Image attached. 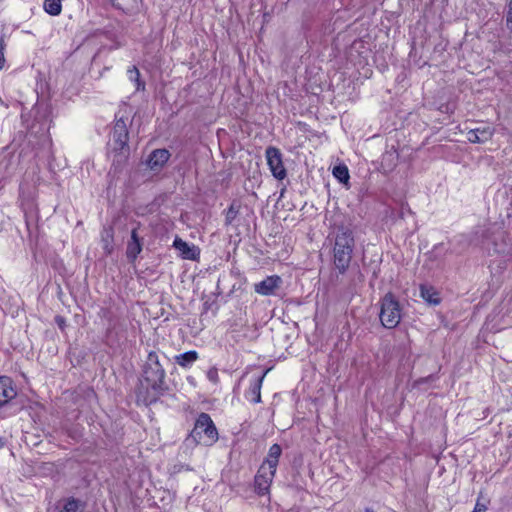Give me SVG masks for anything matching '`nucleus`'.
<instances>
[{"mask_svg": "<svg viewBox=\"0 0 512 512\" xmlns=\"http://www.w3.org/2000/svg\"><path fill=\"white\" fill-rule=\"evenodd\" d=\"M169 157L170 153L167 149H156L150 154L147 164L151 170H159L166 164Z\"/></svg>", "mask_w": 512, "mask_h": 512, "instance_id": "13", "label": "nucleus"}, {"mask_svg": "<svg viewBox=\"0 0 512 512\" xmlns=\"http://www.w3.org/2000/svg\"><path fill=\"white\" fill-rule=\"evenodd\" d=\"M143 239L138 234V229L131 231L130 240L127 242L126 257L129 262H134L142 251Z\"/></svg>", "mask_w": 512, "mask_h": 512, "instance_id": "8", "label": "nucleus"}, {"mask_svg": "<svg viewBox=\"0 0 512 512\" xmlns=\"http://www.w3.org/2000/svg\"><path fill=\"white\" fill-rule=\"evenodd\" d=\"M173 246L180 252L184 259L195 260L199 256V249L195 245H189L181 238L176 237Z\"/></svg>", "mask_w": 512, "mask_h": 512, "instance_id": "14", "label": "nucleus"}, {"mask_svg": "<svg viewBox=\"0 0 512 512\" xmlns=\"http://www.w3.org/2000/svg\"><path fill=\"white\" fill-rule=\"evenodd\" d=\"M84 503L79 499H75L73 497L64 499L49 512H83Z\"/></svg>", "mask_w": 512, "mask_h": 512, "instance_id": "12", "label": "nucleus"}, {"mask_svg": "<svg viewBox=\"0 0 512 512\" xmlns=\"http://www.w3.org/2000/svg\"><path fill=\"white\" fill-rule=\"evenodd\" d=\"M365 512H374V511L372 509H370V508H366Z\"/></svg>", "mask_w": 512, "mask_h": 512, "instance_id": "30", "label": "nucleus"}, {"mask_svg": "<svg viewBox=\"0 0 512 512\" xmlns=\"http://www.w3.org/2000/svg\"><path fill=\"white\" fill-rule=\"evenodd\" d=\"M506 26L508 30L512 31V0H510L509 9L506 15Z\"/></svg>", "mask_w": 512, "mask_h": 512, "instance_id": "25", "label": "nucleus"}, {"mask_svg": "<svg viewBox=\"0 0 512 512\" xmlns=\"http://www.w3.org/2000/svg\"><path fill=\"white\" fill-rule=\"evenodd\" d=\"M102 248L106 255L112 254L114 250V229L112 226H105L101 231Z\"/></svg>", "mask_w": 512, "mask_h": 512, "instance_id": "16", "label": "nucleus"}, {"mask_svg": "<svg viewBox=\"0 0 512 512\" xmlns=\"http://www.w3.org/2000/svg\"><path fill=\"white\" fill-rule=\"evenodd\" d=\"M129 132L125 120L117 119L114 123L111 139L108 143L109 149L114 153L113 163L121 164L129 155Z\"/></svg>", "mask_w": 512, "mask_h": 512, "instance_id": "3", "label": "nucleus"}, {"mask_svg": "<svg viewBox=\"0 0 512 512\" xmlns=\"http://www.w3.org/2000/svg\"><path fill=\"white\" fill-rule=\"evenodd\" d=\"M3 444H4V443H3V439L0 437V447H2V446H3Z\"/></svg>", "mask_w": 512, "mask_h": 512, "instance_id": "31", "label": "nucleus"}, {"mask_svg": "<svg viewBox=\"0 0 512 512\" xmlns=\"http://www.w3.org/2000/svg\"><path fill=\"white\" fill-rule=\"evenodd\" d=\"M239 211L240 204L235 201L232 202L229 208L225 211V225H231L238 216Z\"/></svg>", "mask_w": 512, "mask_h": 512, "instance_id": "22", "label": "nucleus"}, {"mask_svg": "<svg viewBox=\"0 0 512 512\" xmlns=\"http://www.w3.org/2000/svg\"><path fill=\"white\" fill-rule=\"evenodd\" d=\"M355 247V239L352 231L341 227L338 229L333 248L334 265L340 274L348 269Z\"/></svg>", "mask_w": 512, "mask_h": 512, "instance_id": "2", "label": "nucleus"}, {"mask_svg": "<svg viewBox=\"0 0 512 512\" xmlns=\"http://www.w3.org/2000/svg\"><path fill=\"white\" fill-rule=\"evenodd\" d=\"M4 65H5L4 52L0 51V70L4 67Z\"/></svg>", "mask_w": 512, "mask_h": 512, "instance_id": "29", "label": "nucleus"}, {"mask_svg": "<svg viewBox=\"0 0 512 512\" xmlns=\"http://www.w3.org/2000/svg\"><path fill=\"white\" fill-rule=\"evenodd\" d=\"M218 440V431L209 414L202 412L196 419L195 425L186 441L195 444L212 445Z\"/></svg>", "mask_w": 512, "mask_h": 512, "instance_id": "4", "label": "nucleus"}, {"mask_svg": "<svg viewBox=\"0 0 512 512\" xmlns=\"http://www.w3.org/2000/svg\"><path fill=\"white\" fill-rule=\"evenodd\" d=\"M281 283L282 279L278 275L268 276L261 282L255 284L254 290L260 295H272L274 294L275 290L279 288Z\"/></svg>", "mask_w": 512, "mask_h": 512, "instance_id": "9", "label": "nucleus"}, {"mask_svg": "<svg viewBox=\"0 0 512 512\" xmlns=\"http://www.w3.org/2000/svg\"><path fill=\"white\" fill-rule=\"evenodd\" d=\"M55 323L59 327L61 331H64L66 328V319L63 316L57 315L55 316Z\"/></svg>", "mask_w": 512, "mask_h": 512, "instance_id": "26", "label": "nucleus"}, {"mask_svg": "<svg viewBox=\"0 0 512 512\" xmlns=\"http://www.w3.org/2000/svg\"><path fill=\"white\" fill-rule=\"evenodd\" d=\"M143 380L138 391V399L151 405L168 391L165 382L166 372L156 352H149L142 370Z\"/></svg>", "mask_w": 512, "mask_h": 512, "instance_id": "1", "label": "nucleus"}, {"mask_svg": "<svg viewBox=\"0 0 512 512\" xmlns=\"http://www.w3.org/2000/svg\"><path fill=\"white\" fill-rule=\"evenodd\" d=\"M206 376L210 382H212L213 384H218L219 375H218V369L216 367H211L207 371Z\"/></svg>", "mask_w": 512, "mask_h": 512, "instance_id": "24", "label": "nucleus"}, {"mask_svg": "<svg viewBox=\"0 0 512 512\" xmlns=\"http://www.w3.org/2000/svg\"><path fill=\"white\" fill-rule=\"evenodd\" d=\"M333 175L339 182L346 184L349 181V170L346 165L340 164L333 168Z\"/></svg>", "mask_w": 512, "mask_h": 512, "instance_id": "21", "label": "nucleus"}, {"mask_svg": "<svg viewBox=\"0 0 512 512\" xmlns=\"http://www.w3.org/2000/svg\"><path fill=\"white\" fill-rule=\"evenodd\" d=\"M198 353L194 350L187 351L185 353L176 355L174 357L175 362L182 368H190L192 364L198 359Z\"/></svg>", "mask_w": 512, "mask_h": 512, "instance_id": "18", "label": "nucleus"}, {"mask_svg": "<svg viewBox=\"0 0 512 512\" xmlns=\"http://www.w3.org/2000/svg\"><path fill=\"white\" fill-rule=\"evenodd\" d=\"M473 510H476L478 512H486L487 511V505L484 503H481L479 499L476 501L475 507Z\"/></svg>", "mask_w": 512, "mask_h": 512, "instance_id": "27", "label": "nucleus"}, {"mask_svg": "<svg viewBox=\"0 0 512 512\" xmlns=\"http://www.w3.org/2000/svg\"><path fill=\"white\" fill-rule=\"evenodd\" d=\"M43 8L49 15L58 16L62 12L61 0H45Z\"/></svg>", "mask_w": 512, "mask_h": 512, "instance_id": "19", "label": "nucleus"}, {"mask_svg": "<svg viewBox=\"0 0 512 512\" xmlns=\"http://www.w3.org/2000/svg\"><path fill=\"white\" fill-rule=\"evenodd\" d=\"M494 135V128L491 126H482L471 129L467 132V139L471 143H485Z\"/></svg>", "mask_w": 512, "mask_h": 512, "instance_id": "10", "label": "nucleus"}, {"mask_svg": "<svg viewBox=\"0 0 512 512\" xmlns=\"http://www.w3.org/2000/svg\"><path fill=\"white\" fill-rule=\"evenodd\" d=\"M267 372L268 371L264 372L262 376L253 379L250 383L248 391L246 392V398L255 404L261 402V387Z\"/></svg>", "mask_w": 512, "mask_h": 512, "instance_id": "15", "label": "nucleus"}, {"mask_svg": "<svg viewBox=\"0 0 512 512\" xmlns=\"http://www.w3.org/2000/svg\"><path fill=\"white\" fill-rule=\"evenodd\" d=\"M282 448L279 444H273L268 451V455L262 465L276 470L278 466L279 457L281 456Z\"/></svg>", "mask_w": 512, "mask_h": 512, "instance_id": "17", "label": "nucleus"}, {"mask_svg": "<svg viewBox=\"0 0 512 512\" xmlns=\"http://www.w3.org/2000/svg\"><path fill=\"white\" fill-rule=\"evenodd\" d=\"M16 395L17 392L13 386L12 379L6 376L0 377V407L7 404Z\"/></svg>", "mask_w": 512, "mask_h": 512, "instance_id": "11", "label": "nucleus"}, {"mask_svg": "<svg viewBox=\"0 0 512 512\" xmlns=\"http://www.w3.org/2000/svg\"><path fill=\"white\" fill-rule=\"evenodd\" d=\"M128 75L131 81L136 82V89L140 90L141 88L144 89V83L140 82V73L139 70L133 66L132 68L128 69Z\"/></svg>", "mask_w": 512, "mask_h": 512, "instance_id": "23", "label": "nucleus"}, {"mask_svg": "<svg viewBox=\"0 0 512 512\" xmlns=\"http://www.w3.org/2000/svg\"><path fill=\"white\" fill-rule=\"evenodd\" d=\"M5 47H6V44H5V41H4V35H1L0 36V51L4 52L5 51Z\"/></svg>", "mask_w": 512, "mask_h": 512, "instance_id": "28", "label": "nucleus"}, {"mask_svg": "<svg viewBox=\"0 0 512 512\" xmlns=\"http://www.w3.org/2000/svg\"><path fill=\"white\" fill-rule=\"evenodd\" d=\"M266 159L272 175L278 180H283L287 173L283 165L282 154L280 150L276 147H268L266 149Z\"/></svg>", "mask_w": 512, "mask_h": 512, "instance_id": "6", "label": "nucleus"}, {"mask_svg": "<svg viewBox=\"0 0 512 512\" xmlns=\"http://www.w3.org/2000/svg\"><path fill=\"white\" fill-rule=\"evenodd\" d=\"M276 470L261 465L254 479L255 491L258 495L269 493L270 485L275 476Z\"/></svg>", "mask_w": 512, "mask_h": 512, "instance_id": "7", "label": "nucleus"}, {"mask_svg": "<svg viewBox=\"0 0 512 512\" xmlns=\"http://www.w3.org/2000/svg\"><path fill=\"white\" fill-rule=\"evenodd\" d=\"M379 319L386 329H393L398 326L402 318V307L395 295L386 293L380 301Z\"/></svg>", "mask_w": 512, "mask_h": 512, "instance_id": "5", "label": "nucleus"}, {"mask_svg": "<svg viewBox=\"0 0 512 512\" xmlns=\"http://www.w3.org/2000/svg\"><path fill=\"white\" fill-rule=\"evenodd\" d=\"M420 295L430 304H438L440 301L438 294L432 288L426 287L424 285L420 286Z\"/></svg>", "mask_w": 512, "mask_h": 512, "instance_id": "20", "label": "nucleus"}]
</instances>
